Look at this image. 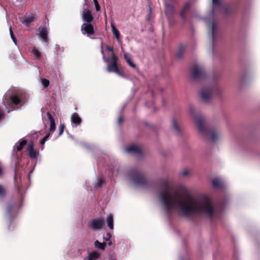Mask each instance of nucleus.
I'll list each match as a JSON object with an SVG mask.
<instances>
[{
	"instance_id": "nucleus-1",
	"label": "nucleus",
	"mask_w": 260,
	"mask_h": 260,
	"mask_svg": "<svg viewBox=\"0 0 260 260\" xmlns=\"http://www.w3.org/2000/svg\"><path fill=\"white\" fill-rule=\"evenodd\" d=\"M159 185L162 190L158 193L161 207L168 214L177 212L186 217L202 214L211 218L216 215L214 207L206 194L197 197L170 189L168 180L161 179Z\"/></svg>"
},
{
	"instance_id": "nucleus-2",
	"label": "nucleus",
	"mask_w": 260,
	"mask_h": 260,
	"mask_svg": "<svg viewBox=\"0 0 260 260\" xmlns=\"http://www.w3.org/2000/svg\"><path fill=\"white\" fill-rule=\"evenodd\" d=\"M212 4L214 6L209 13L208 18L206 19L210 26L209 35L213 41L217 34V23L213 20V17L217 11H221L224 7L222 4L221 0H212Z\"/></svg>"
},
{
	"instance_id": "nucleus-3",
	"label": "nucleus",
	"mask_w": 260,
	"mask_h": 260,
	"mask_svg": "<svg viewBox=\"0 0 260 260\" xmlns=\"http://www.w3.org/2000/svg\"><path fill=\"white\" fill-rule=\"evenodd\" d=\"M101 52L103 55V60L107 64L106 71L109 73L113 72L119 76L124 77V76L120 72L117 66L118 57L114 53H112L111 58L106 57L102 46H101Z\"/></svg>"
},
{
	"instance_id": "nucleus-4",
	"label": "nucleus",
	"mask_w": 260,
	"mask_h": 260,
	"mask_svg": "<svg viewBox=\"0 0 260 260\" xmlns=\"http://www.w3.org/2000/svg\"><path fill=\"white\" fill-rule=\"evenodd\" d=\"M128 177L136 186L145 187L147 180L143 174L139 170L132 169L128 174Z\"/></svg>"
},
{
	"instance_id": "nucleus-5",
	"label": "nucleus",
	"mask_w": 260,
	"mask_h": 260,
	"mask_svg": "<svg viewBox=\"0 0 260 260\" xmlns=\"http://www.w3.org/2000/svg\"><path fill=\"white\" fill-rule=\"evenodd\" d=\"M9 99L12 104L19 107L21 106L24 104L23 95L21 93H13L10 95L8 92L4 95L3 101V104L6 106L7 109L9 108L7 104Z\"/></svg>"
},
{
	"instance_id": "nucleus-6",
	"label": "nucleus",
	"mask_w": 260,
	"mask_h": 260,
	"mask_svg": "<svg viewBox=\"0 0 260 260\" xmlns=\"http://www.w3.org/2000/svg\"><path fill=\"white\" fill-rule=\"evenodd\" d=\"M213 91L218 93V89L216 87L213 88L210 87L202 89L200 93L201 99L205 102H209L212 97Z\"/></svg>"
},
{
	"instance_id": "nucleus-7",
	"label": "nucleus",
	"mask_w": 260,
	"mask_h": 260,
	"mask_svg": "<svg viewBox=\"0 0 260 260\" xmlns=\"http://www.w3.org/2000/svg\"><path fill=\"white\" fill-rule=\"evenodd\" d=\"M205 72L204 69L194 64L192 68V77L194 79H198L203 77L204 75Z\"/></svg>"
},
{
	"instance_id": "nucleus-8",
	"label": "nucleus",
	"mask_w": 260,
	"mask_h": 260,
	"mask_svg": "<svg viewBox=\"0 0 260 260\" xmlns=\"http://www.w3.org/2000/svg\"><path fill=\"white\" fill-rule=\"evenodd\" d=\"M196 123L199 132L202 135H205L208 133V131L204 125L203 119L200 116L195 117Z\"/></svg>"
},
{
	"instance_id": "nucleus-9",
	"label": "nucleus",
	"mask_w": 260,
	"mask_h": 260,
	"mask_svg": "<svg viewBox=\"0 0 260 260\" xmlns=\"http://www.w3.org/2000/svg\"><path fill=\"white\" fill-rule=\"evenodd\" d=\"M104 221L101 218H94L89 223V226L94 231L98 230L102 228Z\"/></svg>"
},
{
	"instance_id": "nucleus-10",
	"label": "nucleus",
	"mask_w": 260,
	"mask_h": 260,
	"mask_svg": "<svg viewBox=\"0 0 260 260\" xmlns=\"http://www.w3.org/2000/svg\"><path fill=\"white\" fill-rule=\"evenodd\" d=\"M81 30L82 34L91 35L94 34V30L92 24L91 23H84L81 27Z\"/></svg>"
},
{
	"instance_id": "nucleus-11",
	"label": "nucleus",
	"mask_w": 260,
	"mask_h": 260,
	"mask_svg": "<svg viewBox=\"0 0 260 260\" xmlns=\"http://www.w3.org/2000/svg\"><path fill=\"white\" fill-rule=\"evenodd\" d=\"M125 151L128 153L141 155L142 153V148L135 144H132L125 148Z\"/></svg>"
},
{
	"instance_id": "nucleus-12",
	"label": "nucleus",
	"mask_w": 260,
	"mask_h": 260,
	"mask_svg": "<svg viewBox=\"0 0 260 260\" xmlns=\"http://www.w3.org/2000/svg\"><path fill=\"white\" fill-rule=\"evenodd\" d=\"M82 18L84 21L87 23H91L93 21L94 18L89 8H87L84 9L82 14Z\"/></svg>"
},
{
	"instance_id": "nucleus-13",
	"label": "nucleus",
	"mask_w": 260,
	"mask_h": 260,
	"mask_svg": "<svg viewBox=\"0 0 260 260\" xmlns=\"http://www.w3.org/2000/svg\"><path fill=\"white\" fill-rule=\"evenodd\" d=\"M37 19L38 17L36 14H31L27 16L21 18L20 20L23 24L26 26H28L31 22L37 21Z\"/></svg>"
},
{
	"instance_id": "nucleus-14",
	"label": "nucleus",
	"mask_w": 260,
	"mask_h": 260,
	"mask_svg": "<svg viewBox=\"0 0 260 260\" xmlns=\"http://www.w3.org/2000/svg\"><path fill=\"white\" fill-rule=\"evenodd\" d=\"M37 35L41 38L43 41L47 43L48 30L46 27L44 26L40 27L38 30Z\"/></svg>"
},
{
	"instance_id": "nucleus-15",
	"label": "nucleus",
	"mask_w": 260,
	"mask_h": 260,
	"mask_svg": "<svg viewBox=\"0 0 260 260\" xmlns=\"http://www.w3.org/2000/svg\"><path fill=\"white\" fill-rule=\"evenodd\" d=\"M27 152L29 156L31 158H36L37 157L38 152L34 149V143L31 142L28 146Z\"/></svg>"
},
{
	"instance_id": "nucleus-16",
	"label": "nucleus",
	"mask_w": 260,
	"mask_h": 260,
	"mask_svg": "<svg viewBox=\"0 0 260 260\" xmlns=\"http://www.w3.org/2000/svg\"><path fill=\"white\" fill-rule=\"evenodd\" d=\"M165 6L166 15L168 18H170L174 13V8L172 5L167 3H165Z\"/></svg>"
},
{
	"instance_id": "nucleus-17",
	"label": "nucleus",
	"mask_w": 260,
	"mask_h": 260,
	"mask_svg": "<svg viewBox=\"0 0 260 260\" xmlns=\"http://www.w3.org/2000/svg\"><path fill=\"white\" fill-rule=\"evenodd\" d=\"M27 143V141L24 140V139H21L15 145L14 148H13V153H14V149H15V148H16L17 149V151H21L24 145H25Z\"/></svg>"
},
{
	"instance_id": "nucleus-18",
	"label": "nucleus",
	"mask_w": 260,
	"mask_h": 260,
	"mask_svg": "<svg viewBox=\"0 0 260 260\" xmlns=\"http://www.w3.org/2000/svg\"><path fill=\"white\" fill-rule=\"evenodd\" d=\"M71 122L75 125H79L81 122V118L77 113H74L71 116Z\"/></svg>"
},
{
	"instance_id": "nucleus-19",
	"label": "nucleus",
	"mask_w": 260,
	"mask_h": 260,
	"mask_svg": "<svg viewBox=\"0 0 260 260\" xmlns=\"http://www.w3.org/2000/svg\"><path fill=\"white\" fill-rule=\"evenodd\" d=\"M172 128L176 135L180 134L182 129L175 119H173L172 121Z\"/></svg>"
},
{
	"instance_id": "nucleus-20",
	"label": "nucleus",
	"mask_w": 260,
	"mask_h": 260,
	"mask_svg": "<svg viewBox=\"0 0 260 260\" xmlns=\"http://www.w3.org/2000/svg\"><path fill=\"white\" fill-rule=\"evenodd\" d=\"M47 116L48 118L49 119V120L50 121L49 130L50 132H53L55 130V128H56L55 120H54L53 116L49 112H48L47 113Z\"/></svg>"
},
{
	"instance_id": "nucleus-21",
	"label": "nucleus",
	"mask_w": 260,
	"mask_h": 260,
	"mask_svg": "<svg viewBox=\"0 0 260 260\" xmlns=\"http://www.w3.org/2000/svg\"><path fill=\"white\" fill-rule=\"evenodd\" d=\"M212 185L215 188H220L223 186V183L221 179L216 178L212 180Z\"/></svg>"
},
{
	"instance_id": "nucleus-22",
	"label": "nucleus",
	"mask_w": 260,
	"mask_h": 260,
	"mask_svg": "<svg viewBox=\"0 0 260 260\" xmlns=\"http://www.w3.org/2000/svg\"><path fill=\"white\" fill-rule=\"evenodd\" d=\"M106 222L111 230L114 229L113 216L111 214H109L106 218Z\"/></svg>"
},
{
	"instance_id": "nucleus-23",
	"label": "nucleus",
	"mask_w": 260,
	"mask_h": 260,
	"mask_svg": "<svg viewBox=\"0 0 260 260\" xmlns=\"http://www.w3.org/2000/svg\"><path fill=\"white\" fill-rule=\"evenodd\" d=\"M100 256V253L96 251L90 252L88 254L87 260H97Z\"/></svg>"
},
{
	"instance_id": "nucleus-24",
	"label": "nucleus",
	"mask_w": 260,
	"mask_h": 260,
	"mask_svg": "<svg viewBox=\"0 0 260 260\" xmlns=\"http://www.w3.org/2000/svg\"><path fill=\"white\" fill-rule=\"evenodd\" d=\"M111 26L112 28V31L113 35L116 38V40L119 41H120V34L118 31V30L116 28L115 26L114 25V23L112 22L111 23Z\"/></svg>"
},
{
	"instance_id": "nucleus-25",
	"label": "nucleus",
	"mask_w": 260,
	"mask_h": 260,
	"mask_svg": "<svg viewBox=\"0 0 260 260\" xmlns=\"http://www.w3.org/2000/svg\"><path fill=\"white\" fill-rule=\"evenodd\" d=\"M190 5L189 3H186L184 5L182 10L180 13V16L182 19H185V13L190 8Z\"/></svg>"
},
{
	"instance_id": "nucleus-26",
	"label": "nucleus",
	"mask_w": 260,
	"mask_h": 260,
	"mask_svg": "<svg viewBox=\"0 0 260 260\" xmlns=\"http://www.w3.org/2000/svg\"><path fill=\"white\" fill-rule=\"evenodd\" d=\"M185 47L184 46H183V45L180 46L178 51L177 52V53L176 54V56L178 58H180L181 57L182 54H183V53L185 51Z\"/></svg>"
},
{
	"instance_id": "nucleus-27",
	"label": "nucleus",
	"mask_w": 260,
	"mask_h": 260,
	"mask_svg": "<svg viewBox=\"0 0 260 260\" xmlns=\"http://www.w3.org/2000/svg\"><path fill=\"white\" fill-rule=\"evenodd\" d=\"M94 246L95 247L101 250H104L106 247V244L104 243H101L98 240L94 242Z\"/></svg>"
},
{
	"instance_id": "nucleus-28",
	"label": "nucleus",
	"mask_w": 260,
	"mask_h": 260,
	"mask_svg": "<svg viewBox=\"0 0 260 260\" xmlns=\"http://www.w3.org/2000/svg\"><path fill=\"white\" fill-rule=\"evenodd\" d=\"M31 52L34 54V55L36 56V57L38 59H40L41 58V54L40 52V51L37 50L36 48H34L31 51Z\"/></svg>"
},
{
	"instance_id": "nucleus-29",
	"label": "nucleus",
	"mask_w": 260,
	"mask_h": 260,
	"mask_svg": "<svg viewBox=\"0 0 260 260\" xmlns=\"http://www.w3.org/2000/svg\"><path fill=\"white\" fill-rule=\"evenodd\" d=\"M210 133L213 142L216 141L219 137L218 133L215 131L210 132Z\"/></svg>"
},
{
	"instance_id": "nucleus-30",
	"label": "nucleus",
	"mask_w": 260,
	"mask_h": 260,
	"mask_svg": "<svg viewBox=\"0 0 260 260\" xmlns=\"http://www.w3.org/2000/svg\"><path fill=\"white\" fill-rule=\"evenodd\" d=\"M49 81L46 79H43L42 80V84L44 88H46L49 85Z\"/></svg>"
},
{
	"instance_id": "nucleus-31",
	"label": "nucleus",
	"mask_w": 260,
	"mask_h": 260,
	"mask_svg": "<svg viewBox=\"0 0 260 260\" xmlns=\"http://www.w3.org/2000/svg\"><path fill=\"white\" fill-rule=\"evenodd\" d=\"M9 30H10V36H11V39H12V40L14 42V43L15 44H16V38L15 37V36H14V35L13 34V32L11 26L10 27Z\"/></svg>"
},
{
	"instance_id": "nucleus-32",
	"label": "nucleus",
	"mask_w": 260,
	"mask_h": 260,
	"mask_svg": "<svg viewBox=\"0 0 260 260\" xmlns=\"http://www.w3.org/2000/svg\"><path fill=\"white\" fill-rule=\"evenodd\" d=\"M6 194V190L4 187L0 184V198L3 197Z\"/></svg>"
},
{
	"instance_id": "nucleus-33",
	"label": "nucleus",
	"mask_w": 260,
	"mask_h": 260,
	"mask_svg": "<svg viewBox=\"0 0 260 260\" xmlns=\"http://www.w3.org/2000/svg\"><path fill=\"white\" fill-rule=\"evenodd\" d=\"M104 184V181L103 178H101L98 182L95 185V187H101Z\"/></svg>"
},
{
	"instance_id": "nucleus-34",
	"label": "nucleus",
	"mask_w": 260,
	"mask_h": 260,
	"mask_svg": "<svg viewBox=\"0 0 260 260\" xmlns=\"http://www.w3.org/2000/svg\"><path fill=\"white\" fill-rule=\"evenodd\" d=\"M50 137V134H48L46 136H45L43 139H42L40 141V144L41 145H44L45 142L48 140L49 137Z\"/></svg>"
},
{
	"instance_id": "nucleus-35",
	"label": "nucleus",
	"mask_w": 260,
	"mask_h": 260,
	"mask_svg": "<svg viewBox=\"0 0 260 260\" xmlns=\"http://www.w3.org/2000/svg\"><path fill=\"white\" fill-rule=\"evenodd\" d=\"M13 206L12 205H9L7 208V215L9 218H10V213L11 210H12Z\"/></svg>"
},
{
	"instance_id": "nucleus-36",
	"label": "nucleus",
	"mask_w": 260,
	"mask_h": 260,
	"mask_svg": "<svg viewBox=\"0 0 260 260\" xmlns=\"http://www.w3.org/2000/svg\"><path fill=\"white\" fill-rule=\"evenodd\" d=\"M93 3L95 5V9L97 11H99L100 10V6L98 3V2L97 0H93Z\"/></svg>"
},
{
	"instance_id": "nucleus-37",
	"label": "nucleus",
	"mask_w": 260,
	"mask_h": 260,
	"mask_svg": "<svg viewBox=\"0 0 260 260\" xmlns=\"http://www.w3.org/2000/svg\"><path fill=\"white\" fill-rule=\"evenodd\" d=\"M189 113L191 115L194 116L195 109L193 106H190L189 107Z\"/></svg>"
},
{
	"instance_id": "nucleus-38",
	"label": "nucleus",
	"mask_w": 260,
	"mask_h": 260,
	"mask_svg": "<svg viewBox=\"0 0 260 260\" xmlns=\"http://www.w3.org/2000/svg\"><path fill=\"white\" fill-rule=\"evenodd\" d=\"M64 125L63 124H61L60 125V126H59V135L60 136L62 135V134L63 133V131H64Z\"/></svg>"
},
{
	"instance_id": "nucleus-39",
	"label": "nucleus",
	"mask_w": 260,
	"mask_h": 260,
	"mask_svg": "<svg viewBox=\"0 0 260 260\" xmlns=\"http://www.w3.org/2000/svg\"><path fill=\"white\" fill-rule=\"evenodd\" d=\"M127 62L129 65V66H131L133 68H136V66L132 62L131 59L130 60H128L127 61Z\"/></svg>"
},
{
	"instance_id": "nucleus-40",
	"label": "nucleus",
	"mask_w": 260,
	"mask_h": 260,
	"mask_svg": "<svg viewBox=\"0 0 260 260\" xmlns=\"http://www.w3.org/2000/svg\"><path fill=\"white\" fill-rule=\"evenodd\" d=\"M111 238V234L110 233H107L106 237H104V239L105 241H108L110 240Z\"/></svg>"
},
{
	"instance_id": "nucleus-41",
	"label": "nucleus",
	"mask_w": 260,
	"mask_h": 260,
	"mask_svg": "<svg viewBox=\"0 0 260 260\" xmlns=\"http://www.w3.org/2000/svg\"><path fill=\"white\" fill-rule=\"evenodd\" d=\"M4 114L2 109L0 108V121L4 118Z\"/></svg>"
},
{
	"instance_id": "nucleus-42",
	"label": "nucleus",
	"mask_w": 260,
	"mask_h": 260,
	"mask_svg": "<svg viewBox=\"0 0 260 260\" xmlns=\"http://www.w3.org/2000/svg\"><path fill=\"white\" fill-rule=\"evenodd\" d=\"M124 59L127 61L128 60H130L131 58L127 53H124Z\"/></svg>"
},
{
	"instance_id": "nucleus-43",
	"label": "nucleus",
	"mask_w": 260,
	"mask_h": 260,
	"mask_svg": "<svg viewBox=\"0 0 260 260\" xmlns=\"http://www.w3.org/2000/svg\"><path fill=\"white\" fill-rule=\"evenodd\" d=\"M188 174V172L187 170H184L182 172V175L183 176H186Z\"/></svg>"
},
{
	"instance_id": "nucleus-44",
	"label": "nucleus",
	"mask_w": 260,
	"mask_h": 260,
	"mask_svg": "<svg viewBox=\"0 0 260 260\" xmlns=\"http://www.w3.org/2000/svg\"><path fill=\"white\" fill-rule=\"evenodd\" d=\"M106 48H107V50L108 51H109V52H113V48L110 47L109 46L107 45L106 46Z\"/></svg>"
},
{
	"instance_id": "nucleus-45",
	"label": "nucleus",
	"mask_w": 260,
	"mask_h": 260,
	"mask_svg": "<svg viewBox=\"0 0 260 260\" xmlns=\"http://www.w3.org/2000/svg\"><path fill=\"white\" fill-rule=\"evenodd\" d=\"M122 118L121 117H119V118H118V122L119 124H121V123L122 122Z\"/></svg>"
},
{
	"instance_id": "nucleus-46",
	"label": "nucleus",
	"mask_w": 260,
	"mask_h": 260,
	"mask_svg": "<svg viewBox=\"0 0 260 260\" xmlns=\"http://www.w3.org/2000/svg\"><path fill=\"white\" fill-rule=\"evenodd\" d=\"M112 244V241H110H110H109V242H108V245L109 246H111Z\"/></svg>"
},
{
	"instance_id": "nucleus-47",
	"label": "nucleus",
	"mask_w": 260,
	"mask_h": 260,
	"mask_svg": "<svg viewBox=\"0 0 260 260\" xmlns=\"http://www.w3.org/2000/svg\"><path fill=\"white\" fill-rule=\"evenodd\" d=\"M32 173V171H31V172H30L29 174H31ZM29 178H30V175H29Z\"/></svg>"
},
{
	"instance_id": "nucleus-48",
	"label": "nucleus",
	"mask_w": 260,
	"mask_h": 260,
	"mask_svg": "<svg viewBox=\"0 0 260 260\" xmlns=\"http://www.w3.org/2000/svg\"><path fill=\"white\" fill-rule=\"evenodd\" d=\"M151 8H150V9H149V13H150V14H151Z\"/></svg>"
}]
</instances>
